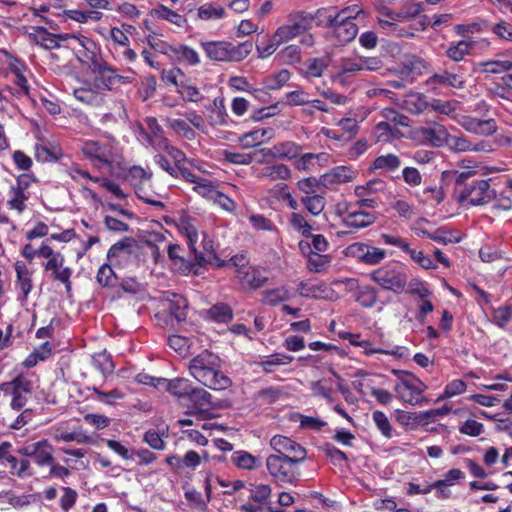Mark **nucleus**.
<instances>
[{
    "label": "nucleus",
    "mask_w": 512,
    "mask_h": 512,
    "mask_svg": "<svg viewBox=\"0 0 512 512\" xmlns=\"http://www.w3.org/2000/svg\"><path fill=\"white\" fill-rule=\"evenodd\" d=\"M220 366V358L204 350L190 361L189 371L204 386L213 390H225L230 387L231 380L220 371Z\"/></svg>",
    "instance_id": "nucleus-1"
},
{
    "label": "nucleus",
    "mask_w": 512,
    "mask_h": 512,
    "mask_svg": "<svg viewBox=\"0 0 512 512\" xmlns=\"http://www.w3.org/2000/svg\"><path fill=\"white\" fill-rule=\"evenodd\" d=\"M206 56L213 61H241L246 58L253 49L250 41H245L234 45L226 41H206L201 42Z\"/></svg>",
    "instance_id": "nucleus-2"
},
{
    "label": "nucleus",
    "mask_w": 512,
    "mask_h": 512,
    "mask_svg": "<svg viewBox=\"0 0 512 512\" xmlns=\"http://www.w3.org/2000/svg\"><path fill=\"white\" fill-rule=\"evenodd\" d=\"M304 461L305 459L295 456L269 455L266 458V468L275 482L292 484L299 476L297 466Z\"/></svg>",
    "instance_id": "nucleus-3"
},
{
    "label": "nucleus",
    "mask_w": 512,
    "mask_h": 512,
    "mask_svg": "<svg viewBox=\"0 0 512 512\" xmlns=\"http://www.w3.org/2000/svg\"><path fill=\"white\" fill-rule=\"evenodd\" d=\"M372 281L385 290L396 294L402 293L406 289L408 276L406 271L396 264H387L373 270L369 274Z\"/></svg>",
    "instance_id": "nucleus-4"
},
{
    "label": "nucleus",
    "mask_w": 512,
    "mask_h": 512,
    "mask_svg": "<svg viewBox=\"0 0 512 512\" xmlns=\"http://www.w3.org/2000/svg\"><path fill=\"white\" fill-rule=\"evenodd\" d=\"M490 180H475L464 185L457 195V199L461 204L472 206H480L488 204L494 199L496 192L490 187Z\"/></svg>",
    "instance_id": "nucleus-5"
},
{
    "label": "nucleus",
    "mask_w": 512,
    "mask_h": 512,
    "mask_svg": "<svg viewBox=\"0 0 512 512\" xmlns=\"http://www.w3.org/2000/svg\"><path fill=\"white\" fill-rule=\"evenodd\" d=\"M314 16L304 11L290 13L287 23L278 27L275 31L276 40L282 43L304 34L312 27Z\"/></svg>",
    "instance_id": "nucleus-6"
},
{
    "label": "nucleus",
    "mask_w": 512,
    "mask_h": 512,
    "mask_svg": "<svg viewBox=\"0 0 512 512\" xmlns=\"http://www.w3.org/2000/svg\"><path fill=\"white\" fill-rule=\"evenodd\" d=\"M4 396H11V407L14 410L22 409L33 390V383L28 376L19 375L12 381L0 384Z\"/></svg>",
    "instance_id": "nucleus-7"
},
{
    "label": "nucleus",
    "mask_w": 512,
    "mask_h": 512,
    "mask_svg": "<svg viewBox=\"0 0 512 512\" xmlns=\"http://www.w3.org/2000/svg\"><path fill=\"white\" fill-rule=\"evenodd\" d=\"M81 151L87 158L103 165H111L116 157V145L111 140H86Z\"/></svg>",
    "instance_id": "nucleus-8"
},
{
    "label": "nucleus",
    "mask_w": 512,
    "mask_h": 512,
    "mask_svg": "<svg viewBox=\"0 0 512 512\" xmlns=\"http://www.w3.org/2000/svg\"><path fill=\"white\" fill-rule=\"evenodd\" d=\"M17 452L27 458H31L40 466H48L53 464L54 448L47 439L39 441H26L17 450Z\"/></svg>",
    "instance_id": "nucleus-9"
},
{
    "label": "nucleus",
    "mask_w": 512,
    "mask_h": 512,
    "mask_svg": "<svg viewBox=\"0 0 512 512\" xmlns=\"http://www.w3.org/2000/svg\"><path fill=\"white\" fill-rule=\"evenodd\" d=\"M427 386L419 379L413 378H401L394 387V391L397 396L410 405L422 406L426 404L428 400L424 397L423 392Z\"/></svg>",
    "instance_id": "nucleus-10"
},
{
    "label": "nucleus",
    "mask_w": 512,
    "mask_h": 512,
    "mask_svg": "<svg viewBox=\"0 0 512 512\" xmlns=\"http://www.w3.org/2000/svg\"><path fill=\"white\" fill-rule=\"evenodd\" d=\"M178 227L180 231L186 236L189 249L192 253H194V259L199 265H202L203 263L216 264L217 266L224 265V262H221L213 253H210L207 255V257H204L201 253L197 252L195 248V243L198 239L197 229L188 218L182 217L179 221Z\"/></svg>",
    "instance_id": "nucleus-11"
},
{
    "label": "nucleus",
    "mask_w": 512,
    "mask_h": 512,
    "mask_svg": "<svg viewBox=\"0 0 512 512\" xmlns=\"http://www.w3.org/2000/svg\"><path fill=\"white\" fill-rule=\"evenodd\" d=\"M73 95L79 102L92 107H100L105 104L106 93L102 91L99 83L84 82L73 90Z\"/></svg>",
    "instance_id": "nucleus-12"
},
{
    "label": "nucleus",
    "mask_w": 512,
    "mask_h": 512,
    "mask_svg": "<svg viewBox=\"0 0 512 512\" xmlns=\"http://www.w3.org/2000/svg\"><path fill=\"white\" fill-rule=\"evenodd\" d=\"M327 27L332 30L339 45H345L355 39L358 26L354 21H341L338 18L328 16Z\"/></svg>",
    "instance_id": "nucleus-13"
},
{
    "label": "nucleus",
    "mask_w": 512,
    "mask_h": 512,
    "mask_svg": "<svg viewBox=\"0 0 512 512\" xmlns=\"http://www.w3.org/2000/svg\"><path fill=\"white\" fill-rule=\"evenodd\" d=\"M270 446L275 451L274 455L295 456L301 459L307 457V452L302 445L283 435L273 436Z\"/></svg>",
    "instance_id": "nucleus-14"
},
{
    "label": "nucleus",
    "mask_w": 512,
    "mask_h": 512,
    "mask_svg": "<svg viewBox=\"0 0 512 512\" xmlns=\"http://www.w3.org/2000/svg\"><path fill=\"white\" fill-rule=\"evenodd\" d=\"M348 249L353 257L367 265L379 264L386 257L385 250L364 243H354Z\"/></svg>",
    "instance_id": "nucleus-15"
},
{
    "label": "nucleus",
    "mask_w": 512,
    "mask_h": 512,
    "mask_svg": "<svg viewBox=\"0 0 512 512\" xmlns=\"http://www.w3.org/2000/svg\"><path fill=\"white\" fill-rule=\"evenodd\" d=\"M337 213L340 215L346 213V216L343 218V224L349 228H365L376 221V216L366 211L348 212V205L346 203L337 205Z\"/></svg>",
    "instance_id": "nucleus-16"
},
{
    "label": "nucleus",
    "mask_w": 512,
    "mask_h": 512,
    "mask_svg": "<svg viewBox=\"0 0 512 512\" xmlns=\"http://www.w3.org/2000/svg\"><path fill=\"white\" fill-rule=\"evenodd\" d=\"M456 121L467 132L481 136H490L497 131L494 119L482 120L471 116H460Z\"/></svg>",
    "instance_id": "nucleus-17"
},
{
    "label": "nucleus",
    "mask_w": 512,
    "mask_h": 512,
    "mask_svg": "<svg viewBox=\"0 0 512 512\" xmlns=\"http://www.w3.org/2000/svg\"><path fill=\"white\" fill-rule=\"evenodd\" d=\"M65 258L62 255L53 261H46L43 263L44 270L50 272V277L64 284L66 291L70 292L72 289L71 275L72 269L64 266Z\"/></svg>",
    "instance_id": "nucleus-18"
},
{
    "label": "nucleus",
    "mask_w": 512,
    "mask_h": 512,
    "mask_svg": "<svg viewBox=\"0 0 512 512\" xmlns=\"http://www.w3.org/2000/svg\"><path fill=\"white\" fill-rule=\"evenodd\" d=\"M418 134L430 146L440 148L445 146L447 143L449 131L444 125L434 122L425 127L419 128Z\"/></svg>",
    "instance_id": "nucleus-19"
},
{
    "label": "nucleus",
    "mask_w": 512,
    "mask_h": 512,
    "mask_svg": "<svg viewBox=\"0 0 512 512\" xmlns=\"http://www.w3.org/2000/svg\"><path fill=\"white\" fill-rule=\"evenodd\" d=\"M27 36L31 43L40 46L46 50H53L60 47L61 36L64 34H52L44 27H32Z\"/></svg>",
    "instance_id": "nucleus-20"
},
{
    "label": "nucleus",
    "mask_w": 512,
    "mask_h": 512,
    "mask_svg": "<svg viewBox=\"0 0 512 512\" xmlns=\"http://www.w3.org/2000/svg\"><path fill=\"white\" fill-rule=\"evenodd\" d=\"M91 70L96 75V82H100V87L102 91H109L111 86L116 82V74L114 69L108 66L105 63H102L96 55H92L91 57Z\"/></svg>",
    "instance_id": "nucleus-21"
},
{
    "label": "nucleus",
    "mask_w": 512,
    "mask_h": 512,
    "mask_svg": "<svg viewBox=\"0 0 512 512\" xmlns=\"http://www.w3.org/2000/svg\"><path fill=\"white\" fill-rule=\"evenodd\" d=\"M417 110L419 112L423 111L426 108H430L436 113L443 114L446 116H450L453 119H457L458 117L454 115V112L457 109L458 102L455 100L443 101L441 99H432L429 103L425 101V97L422 95H417Z\"/></svg>",
    "instance_id": "nucleus-22"
},
{
    "label": "nucleus",
    "mask_w": 512,
    "mask_h": 512,
    "mask_svg": "<svg viewBox=\"0 0 512 512\" xmlns=\"http://www.w3.org/2000/svg\"><path fill=\"white\" fill-rule=\"evenodd\" d=\"M142 247L133 238H124L110 247L107 253L108 259L116 257L138 258L141 255Z\"/></svg>",
    "instance_id": "nucleus-23"
},
{
    "label": "nucleus",
    "mask_w": 512,
    "mask_h": 512,
    "mask_svg": "<svg viewBox=\"0 0 512 512\" xmlns=\"http://www.w3.org/2000/svg\"><path fill=\"white\" fill-rule=\"evenodd\" d=\"M187 397L192 403L189 415H205L212 408L211 394L202 388H191Z\"/></svg>",
    "instance_id": "nucleus-24"
},
{
    "label": "nucleus",
    "mask_w": 512,
    "mask_h": 512,
    "mask_svg": "<svg viewBox=\"0 0 512 512\" xmlns=\"http://www.w3.org/2000/svg\"><path fill=\"white\" fill-rule=\"evenodd\" d=\"M155 388L157 389H165L172 395L181 398L188 396L192 386L191 382L186 378H174V379H165L160 378L156 380Z\"/></svg>",
    "instance_id": "nucleus-25"
},
{
    "label": "nucleus",
    "mask_w": 512,
    "mask_h": 512,
    "mask_svg": "<svg viewBox=\"0 0 512 512\" xmlns=\"http://www.w3.org/2000/svg\"><path fill=\"white\" fill-rule=\"evenodd\" d=\"M330 61V55L309 58L304 62L303 68L300 72L305 78H319L327 70Z\"/></svg>",
    "instance_id": "nucleus-26"
},
{
    "label": "nucleus",
    "mask_w": 512,
    "mask_h": 512,
    "mask_svg": "<svg viewBox=\"0 0 512 512\" xmlns=\"http://www.w3.org/2000/svg\"><path fill=\"white\" fill-rule=\"evenodd\" d=\"M166 463L175 471L185 468L196 469L201 464V456L194 450H189L183 457L172 455L166 458Z\"/></svg>",
    "instance_id": "nucleus-27"
},
{
    "label": "nucleus",
    "mask_w": 512,
    "mask_h": 512,
    "mask_svg": "<svg viewBox=\"0 0 512 512\" xmlns=\"http://www.w3.org/2000/svg\"><path fill=\"white\" fill-rule=\"evenodd\" d=\"M363 71L359 57L357 59L343 58L341 59L340 70L333 77V81L344 86L349 82V78Z\"/></svg>",
    "instance_id": "nucleus-28"
},
{
    "label": "nucleus",
    "mask_w": 512,
    "mask_h": 512,
    "mask_svg": "<svg viewBox=\"0 0 512 512\" xmlns=\"http://www.w3.org/2000/svg\"><path fill=\"white\" fill-rule=\"evenodd\" d=\"M355 177V172L347 166H337L325 173L321 181L325 186L344 184L351 182Z\"/></svg>",
    "instance_id": "nucleus-29"
},
{
    "label": "nucleus",
    "mask_w": 512,
    "mask_h": 512,
    "mask_svg": "<svg viewBox=\"0 0 512 512\" xmlns=\"http://www.w3.org/2000/svg\"><path fill=\"white\" fill-rule=\"evenodd\" d=\"M297 292L306 298L325 299L328 297L329 289L321 281H302L298 284Z\"/></svg>",
    "instance_id": "nucleus-30"
},
{
    "label": "nucleus",
    "mask_w": 512,
    "mask_h": 512,
    "mask_svg": "<svg viewBox=\"0 0 512 512\" xmlns=\"http://www.w3.org/2000/svg\"><path fill=\"white\" fill-rule=\"evenodd\" d=\"M429 85L439 84L448 86L455 89H461L464 87V77L459 73H452L447 70H442L429 77L427 80Z\"/></svg>",
    "instance_id": "nucleus-31"
},
{
    "label": "nucleus",
    "mask_w": 512,
    "mask_h": 512,
    "mask_svg": "<svg viewBox=\"0 0 512 512\" xmlns=\"http://www.w3.org/2000/svg\"><path fill=\"white\" fill-rule=\"evenodd\" d=\"M256 177L270 181L287 180L291 177V170L285 164L265 166L254 171Z\"/></svg>",
    "instance_id": "nucleus-32"
},
{
    "label": "nucleus",
    "mask_w": 512,
    "mask_h": 512,
    "mask_svg": "<svg viewBox=\"0 0 512 512\" xmlns=\"http://www.w3.org/2000/svg\"><path fill=\"white\" fill-rule=\"evenodd\" d=\"M231 462L236 467L244 470H254L261 466V461L258 457L244 450L234 452Z\"/></svg>",
    "instance_id": "nucleus-33"
},
{
    "label": "nucleus",
    "mask_w": 512,
    "mask_h": 512,
    "mask_svg": "<svg viewBox=\"0 0 512 512\" xmlns=\"http://www.w3.org/2000/svg\"><path fill=\"white\" fill-rule=\"evenodd\" d=\"M226 10L223 6L217 5L212 2H207L197 9V19L203 21L219 20L224 18Z\"/></svg>",
    "instance_id": "nucleus-34"
},
{
    "label": "nucleus",
    "mask_w": 512,
    "mask_h": 512,
    "mask_svg": "<svg viewBox=\"0 0 512 512\" xmlns=\"http://www.w3.org/2000/svg\"><path fill=\"white\" fill-rule=\"evenodd\" d=\"M473 47H474L473 42L466 41V40H460L456 43H451L447 47L445 54L450 60H452L454 62H460L467 55L470 54Z\"/></svg>",
    "instance_id": "nucleus-35"
},
{
    "label": "nucleus",
    "mask_w": 512,
    "mask_h": 512,
    "mask_svg": "<svg viewBox=\"0 0 512 512\" xmlns=\"http://www.w3.org/2000/svg\"><path fill=\"white\" fill-rule=\"evenodd\" d=\"M276 159H293L300 156L302 147L292 141L277 143L273 146Z\"/></svg>",
    "instance_id": "nucleus-36"
},
{
    "label": "nucleus",
    "mask_w": 512,
    "mask_h": 512,
    "mask_svg": "<svg viewBox=\"0 0 512 512\" xmlns=\"http://www.w3.org/2000/svg\"><path fill=\"white\" fill-rule=\"evenodd\" d=\"M378 299L377 290L369 285L358 286L355 294V301L364 308L373 307Z\"/></svg>",
    "instance_id": "nucleus-37"
},
{
    "label": "nucleus",
    "mask_w": 512,
    "mask_h": 512,
    "mask_svg": "<svg viewBox=\"0 0 512 512\" xmlns=\"http://www.w3.org/2000/svg\"><path fill=\"white\" fill-rule=\"evenodd\" d=\"M65 15L78 23L98 22L102 19L103 13L97 10H66Z\"/></svg>",
    "instance_id": "nucleus-38"
},
{
    "label": "nucleus",
    "mask_w": 512,
    "mask_h": 512,
    "mask_svg": "<svg viewBox=\"0 0 512 512\" xmlns=\"http://www.w3.org/2000/svg\"><path fill=\"white\" fill-rule=\"evenodd\" d=\"M489 31L497 39L512 43V20L499 19L490 24Z\"/></svg>",
    "instance_id": "nucleus-39"
},
{
    "label": "nucleus",
    "mask_w": 512,
    "mask_h": 512,
    "mask_svg": "<svg viewBox=\"0 0 512 512\" xmlns=\"http://www.w3.org/2000/svg\"><path fill=\"white\" fill-rule=\"evenodd\" d=\"M294 357L286 354L275 353L268 356L265 360L258 363L265 373H272L280 365H287L293 361Z\"/></svg>",
    "instance_id": "nucleus-40"
},
{
    "label": "nucleus",
    "mask_w": 512,
    "mask_h": 512,
    "mask_svg": "<svg viewBox=\"0 0 512 512\" xmlns=\"http://www.w3.org/2000/svg\"><path fill=\"white\" fill-rule=\"evenodd\" d=\"M445 146H447L450 151L456 153L470 152L471 141L458 131L456 134H448Z\"/></svg>",
    "instance_id": "nucleus-41"
},
{
    "label": "nucleus",
    "mask_w": 512,
    "mask_h": 512,
    "mask_svg": "<svg viewBox=\"0 0 512 512\" xmlns=\"http://www.w3.org/2000/svg\"><path fill=\"white\" fill-rule=\"evenodd\" d=\"M262 296L263 303L270 306H276L290 298V291L285 286H280L274 289L263 291Z\"/></svg>",
    "instance_id": "nucleus-42"
},
{
    "label": "nucleus",
    "mask_w": 512,
    "mask_h": 512,
    "mask_svg": "<svg viewBox=\"0 0 512 512\" xmlns=\"http://www.w3.org/2000/svg\"><path fill=\"white\" fill-rule=\"evenodd\" d=\"M15 270L17 273L18 287L21 293L23 294L24 298H26L33 287L31 273L24 264H21L19 262L16 263Z\"/></svg>",
    "instance_id": "nucleus-43"
},
{
    "label": "nucleus",
    "mask_w": 512,
    "mask_h": 512,
    "mask_svg": "<svg viewBox=\"0 0 512 512\" xmlns=\"http://www.w3.org/2000/svg\"><path fill=\"white\" fill-rule=\"evenodd\" d=\"M401 166L400 158L395 154H385L378 156L374 162L372 168L374 170H382L391 172L398 169Z\"/></svg>",
    "instance_id": "nucleus-44"
},
{
    "label": "nucleus",
    "mask_w": 512,
    "mask_h": 512,
    "mask_svg": "<svg viewBox=\"0 0 512 512\" xmlns=\"http://www.w3.org/2000/svg\"><path fill=\"white\" fill-rule=\"evenodd\" d=\"M372 420L383 437L391 439L395 435V430L390 420L382 411H374L372 413Z\"/></svg>",
    "instance_id": "nucleus-45"
},
{
    "label": "nucleus",
    "mask_w": 512,
    "mask_h": 512,
    "mask_svg": "<svg viewBox=\"0 0 512 512\" xmlns=\"http://www.w3.org/2000/svg\"><path fill=\"white\" fill-rule=\"evenodd\" d=\"M250 499L262 505H266L270 499L272 488L268 484H250Z\"/></svg>",
    "instance_id": "nucleus-46"
},
{
    "label": "nucleus",
    "mask_w": 512,
    "mask_h": 512,
    "mask_svg": "<svg viewBox=\"0 0 512 512\" xmlns=\"http://www.w3.org/2000/svg\"><path fill=\"white\" fill-rule=\"evenodd\" d=\"M7 206L9 209L16 210L17 214H22L26 209V201L29 199L28 193H22L10 188L8 192Z\"/></svg>",
    "instance_id": "nucleus-47"
},
{
    "label": "nucleus",
    "mask_w": 512,
    "mask_h": 512,
    "mask_svg": "<svg viewBox=\"0 0 512 512\" xmlns=\"http://www.w3.org/2000/svg\"><path fill=\"white\" fill-rule=\"evenodd\" d=\"M302 204L314 216L319 215L325 208L326 200L320 194H313L310 196H303L301 198Z\"/></svg>",
    "instance_id": "nucleus-48"
},
{
    "label": "nucleus",
    "mask_w": 512,
    "mask_h": 512,
    "mask_svg": "<svg viewBox=\"0 0 512 512\" xmlns=\"http://www.w3.org/2000/svg\"><path fill=\"white\" fill-rule=\"evenodd\" d=\"M329 16L338 18L341 21H354L359 17H367V12L358 5H351L339 10L333 15L330 14Z\"/></svg>",
    "instance_id": "nucleus-49"
},
{
    "label": "nucleus",
    "mask_w": 512,
    "mask_h": 512,
    "mask_svg": "<svg viewBox=\"0 0 512 512\" xmlns=\"http://www.w3.org/2000/svg\"><path fill=\"white\" fill-rule=\"evenodd\" d=\"M61 39L62 41H67L69 39L76 41L77 44L83 48V56L86 58V60H91L89 57L95 55L92 51L95 48V43L88 37L83 35L64 34V36H61Z\"/></svg>",
    "instance_id": "nucleus-50"
},
{
    "label": "nucleus",
    "mask_w": 512,
    "mask_h": 512,
    "mask_svg": "<svg viewBox=\"0 0 512 512\" xmlns=\"http://www.w3.org/2000/svg\"><path fill=\"white\" fill-rule=\"evenodd\" d=\"M479 67L485 74H501L510 71L504 59L499 55L497 59L479 63Z\"/></svg>",
    "instance_id": "nucleus-51"
},
{
    "label": "nucleus",
    "mask_w": 512,
    "mask_h": 512,
    "mask_svg": "<svg viewBox=\"0 0 512 512\" xmlns=\"http://www.w3.org/2000/svg\"><path fill=\"white\" fill-rule=\"evenodd\" d=\"M211 319L219 323H226L233 317L231 308L226 304H217L208 310Z\"/></svg>",
    "instance_id": "nucleus-52"
},
{
    "label": "nucleus",
    "mask_w": 512,
    "mask_h": 512,
    "mask_svg": "<svg viewBox=\"0 0 512 512\" xmlns=\"http://www.w3.org/2000/svg\"><path fill=\"white\" fill-rule=\"evenodd\" d=\"M93 365L103 375L111 374L114 370V364L111 356L106 352L97 353L93 356Z\"/></svg>",
    "instance_id": "nucleus-53"
},
{
    "label": "nucleus",
    "mask_w": 512,
    "mask_h": 512,
    "mask_svg": "<svg viewBox=\"0 0 512 512\" xmlns=\"http://www.w3.org/2000/svg\"><path fill=\"white\" fill-rule=\"evenodd\" d=\"M51 354V348L48 342L43 343L38 348H35L34 351L26 358L24 364L27 367H33L37 364L38 361H43L47 359Z\"/></svg>",
    "instance_id": "nucleus-54"
},
{
    "label": "nucleus",
    "mask_w": 512,
    "mask_h": 512,
    "mask_svg": "<svg viewBox=\"0 0 512 512\" xmlns=\"http://www.w3.org/2000/svg\"><path fill=\"white\" fill-rule=\"evenodd\" d=\"M187 307V300L181 296H178L170 302L169 311L178 322H181L186 318Z\"/></svg>",
    "instance_id": "nucleus-55"
},
{
    "label": "nucleus",
    "mask_w": 512,
    "mask_h": 512,
    "mask_svg": "<svg viewBox=\"0 0 512 512\" xmlns=\"http://www.w3.org/2000/svg\"><path fill=\"white\" fill-rule=\"evenodd\" d=\"M289 222L292 228L299 233H301L304 237H310L312 234V227L307 222L305 217L299 213H292L289 219Z\"/></svg>",
    "instance_id": "nucleus-56"
},
{
    "label": "nucleus",
    "mask_w": 512,
    "mask_h": 512,
    "mask_svg": "<svg viewBox=\"0 0 512 512\" xmlns=\"http://www.w3.org/2000/svg\"><path fill=\"white\" fill-rule=\"evenodd\" d=\"M171 50L179 57V59L185 60L191 65H197L200 62V58L196 50L189 46L179 45L178 47L171 48Z\"/></svg>",
    "instance_id": "nucleus-57"
},
{
    "label": "nucleus",
    "mask_w": 512,
    "mask_h": 512,
    "mask_svg": "<svg viewBox=\"0 0 512 512\" xmlns=\"http://www.w3.org/2000/svg\"><path fill=\"white\" fill-rule=\"evenodd\" d=\"M56 440H62L64 442H72L75 441L77 443H93V440L90 436L83 434L81 432H65L56 429V433L54 435Z\"/></svg>",
    "instance_id": "nucleus-58"
},
{
    "label": "nucleus",
    "mask_w": 512,
    "mask_h": 512,
    "mask_svg": "<svg viewBox=\"0 0 512 512\" xmlns=\"http://www.w3.org/2000/svg\"><path fill=\"white\" fill-rule=\"evenodd\" d=\"M466 390V383L463 380L455 379L448 383L443 393L437 398V402L448 399L459 394H462Z\"/></svg>",
    "instance_id": "nucleus-59"
},
{
    "label": "nucleus",
    "mask_w": 512,
    "mask_h": 512,
    "mask_svg": "<svg viewBox=\"0 0 512 512\" xmlns=\"http://www.w3.org/2000/svg\"><path fill=\"white\" fill-rule=\"evenodd\" d=\"M241 280L246 283L250 289L254 290L265 286L268 282V278L258 271L243 273Z\"/></svg>",
    "instance_id": "nucleus-60"
},
{
    "label": "nucleus",
    "mask_w": 512,
    "mask_h": 512,
    "mask_svg": "<svg viewBox=\"0 0 512 512\" xmlns=\"http://www.w3.org/2000/svg\"><path fill=\"white\" fill-rule=\"evenodd\" d=\"M36 150V157L40 161H55L57 160L60 155L61 151L57 147L49 148L47 145L39 144L35 147Z\"/></svg>",
    "instance_id": "nucleus-61"
},
{
    "label": "nucleus",
    "mask_w": 512,
    "mask_h": 512,
    "mask_svg": "<svg viewBox=\"0 0 512 512\" xmlns=\"http://www.w3.org/2000/svg\"><path fill=\"white\" fill-rule=\"evenodd\" d=\"M279 57L286 64H296L301 61V50L297 45H288L280 51Z\"/></svg>",
    "instance_id": "nucleus-62"
},
{
    "label": "nucleus",
    "mask_w": 512,
    "mask_h": 512,
    "mask_svg": "<svg viewBox=\"0 0 512 512\" xmlns=\"http://www.w3.org/2000/svg\"><path fill=\"white\" fill-rule=\"evenodd\" d=\"M168 345L180 355H187L190 349V339L181 335H171L168 338Z\"/></svg>",
    "instance_id": "nucleus-63"
},
{
    "label": "nucleus",
    "mask_w": 512,
    "mask_h": 512,
    "mask_svg": "<svg viewBox=\"0 0 512 512\" xmlns=\"http://www.w3.org/2000/svg\"><path fill=\"white\" fill-rule=\"evenodd\" d=\"M493 322L500 328H503L512 319V306L506 305L494 309Z\"/></svg>",
    "instance_id": "nucleus-64"
}]
</instances>
